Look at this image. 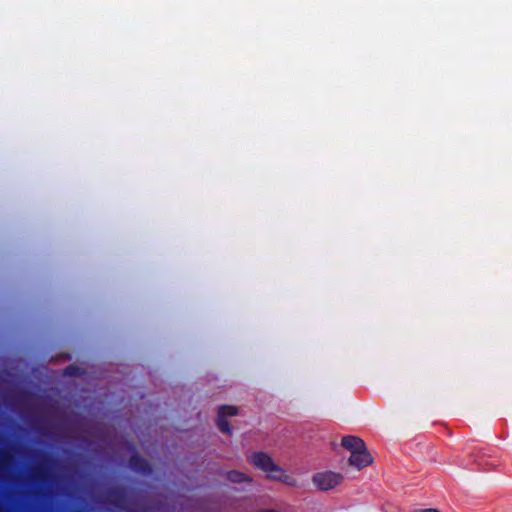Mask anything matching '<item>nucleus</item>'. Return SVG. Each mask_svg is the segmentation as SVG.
<instances>
[{
  "label": "nucleus",
  "instance_id": "20e7f679",
  "mask_svg": "<svg viewBox=\"0 0 512 512\" xmlns=\"http://www.w3.org/2000/svg\"><path fill=\"white\" fill-rule=\"evenodd\" d=\"M106 495L108 502L118 508H121L127 501V490L121 486L108 489Z\"/></svg>",
  "mask_w": 512,
  "mask_h": 512
},
{
  "label": "nucleus",
  "instance_id": "7ed1b4c3",
  "mask_svg": "<svg viewBox=\"0 0 512 512\" xmlns=\"http://www.w3.org/2000/svg\"><path fill=\"white\" fill-rule=\"evenodd\" d=\"M128 464L132 471L141 475L147 476L152 473V466L150 463L137 453H134L130 456Z\"/></svg>",
  "mask_w": 512,
  "mask_h": 512
},
{
  "label": "nucleus",
  "instance_id": "f8f14e48",
  "mask_svg": "<svg viewBox=\"0 0 512 512\" xmlns=\"http://www.w3.org/2000/svg\"><path fill=\"white\" fill-rule=\"evenodd\" d=\"M11 460L12 456L8 452L0 450V467L9 463Z\"/></svg>",
  "mask_w": 512,
  "mask_h": 512
},
{
  "label": "nucleus",
  "instance_id": "423d86ee",
  "mask_svg": "<svg viewBox=\"0 0 512 512\" xmlns=\"http://www.w3.org/2000/svg\"><path fill=\"white\" fill-rule=\"evenodd\" d=\"M341 445L346 450L350 451L351 454L357 453L358 451L367 450L365 442L356 436L347 435L342 438Z\"/></svg>",
  "mask_w": 512,
  "mask_h": 512
},
{
  "label": "nucleus",
  "instance_id": "9d476101",
  "mask_svg": "<svg viewBox=\"0 0 512 512\" xmlns=\"http://www.w3.org/2000/svg\"><path fill=\"white\" fill-rule=\"evenodd\" d=\"M218 413L223 414L224 418L228 416H235L238 414V409L235 406L231 405H222L218 408Z\"/></svg>",
  "mask_w": 512,
  "mask_h": 512
},
{
  "label": "nucleus",
  "instance_id": "0eeeda50",
  "mask_svg": "<svg viewBox=\"0 0 512 512\" xmlns=\"http://www.w3.org/2000/svg\"><path fill=\"white\" fill-rule=\"evenodd\" d=\"M49 469L46 463L40 462L31 473V478L34 482L45 483L49 479Z\"/></svg>",
  "mask_w": 512,
  "mask_h": 512
},
{
  "label": "nucleus",
  "instance_id": "39448f33",
  "mask_svg": "<svg viewBox=\"0 0 512 512\" xmlns=\"http://www.w3.org/2000/svg\"><path fill=\"white\" fill-rule=\"evenodd\" d=\"M348 461L351 466H354L360 470L370 465L373 462V458L367 449L351 454Z\"/></svg>",
  "mask_w": 512,
  "mask_h": 512
},
{
  "label": "nucleus",
  "instance_id": "f257e3e1",
  "mask_svg": "<svg viewBox=\"0 0 512 512\" xmlns=\"http://www.w3.org/2000/svg\"><path fill=\"white\" fill-rule=\"evenodd\" d=\"M248 459L255 468L264 472L269 479L278 478L276 474L282 472V468L265 452H253Z\"/></svg>",
  "mask_w": 512,
  "mask_h": 512
},
{
  "label": "nucleus",
  "instance_id": "ddd939ff",
  "mask_svg": "<svg viewBox=\"0 0 512 512\" xmlns=\"http://www.w3.org/2000/svg\"><path fill=\"white\" fill-rule=\"evenodd\" d=\"M79 368L75 365H69L65 368V374L69 376L77 375Z\"/></svg>",
  "mask_w": 512,
  "mask_h": 512
},
{
  "label": "nucleus",
  "instance_id": "f03ea898",
  "mask_svg": "<svg viewBox=\"0 0 512 512\" xmlns=\"http://www.w3.org/2000/svg\"><path fill=\"white\" fill-rule=\"evenodd\" d=\"M342 480V474L333 471L316 473L312 478L313 484L322 491H328L335 488L342 482Z\"/></svg>",
  "mask_w": 512,
  "mask_h": 512
},
{
  "label": "nucleus",
  "instance_id": "4468645a",
  "mask_svg": "<svg viewBox=\"0 0 512 512\" xmlns=\"http://www.w3.org/2000/svg\"><path fill=\"white\" fill-rule=\"evenodd\" d=\"M415 512H440V511L435 508H427V509H419V510H416Z\"/></svg>",
  "mask_w": 512,
  "mask_h": 512
},
{
  "label": "nucleus",
  "instance_id": "6e6552de",
  "mask_svg": "<svg viewBox=\"0 0 512 512\" xmlns=\"http://www.w3.org/2000/svg\"><path fill=\"white\" fill-rule=\"evenodd\" d=\"M227 479L233 483H243L251 481V478H249L246 474L237 470H231L227 472Z\"/></svg>",
  "mask_w": 512,
  "mask_h": 512
},
{
  "label": "nucleus",
  "instance_id": "1a4fd4ad",
  "mask_svg": "<svg viewBox=\"0 0 512 512\" xmlns=\"http://www.w3.org/2000/svg\"><path fill=\"white\" fill-rule=\"evenodd\" d=\"M216 423H217V427L219 428V430L225 434H230L231 433V427H230V424L229 422L227 421L226 418H224L223 414H217V420H216Z\"/></svg>",
  "mask_w": 512,
  "mask_h": 512
},
{
  "label": "nucleus",
  "instance_id": "2eb2a0df",
  "mask_svg": "<svg viewBox=\"0 0 512 512\" xmlns=\"http://www.w3.org/2000/svg\"><path fill=\"white\" fill-rule=\"evenodd\" d=\"M259 512H277V511L273 510V509H263V510H260Z\"/></svg>",
  "mask_w": 512,
  "mask_h": 512
},
{
  "label": "nucleus",
  "instance_id": "9b49d317",
  "mask_svg": "<svg viewBox=\"0 0 512 512\" xmlns=\"http://www.w3.org/2000/svg\"><path fill=\"white\" fill-rule=\"evenodd\" d=\"M276 475L278 476V478H271V480L280 481V482L290 485V486H293L296 483V480L292 476L286 474L283 469H282L281 474H276Z\"/></svg>",
  "mask_w": 512,
  "mask_h": 512
}]
</instances>
